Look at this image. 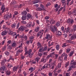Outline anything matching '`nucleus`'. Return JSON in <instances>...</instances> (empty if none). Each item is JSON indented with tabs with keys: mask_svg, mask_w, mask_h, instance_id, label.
Returning <instances> with one entry per match:
<instances>
[{
	"mask_svg": "<svg viewBox=\"0 0 76 76\" xmlns=\"http://www.w3.org/2000/svg\"><path fill=\"white\" fill-rule=\"evenodd\" d=\"M48 66H49V68H50V69H53L54 67V66L52 65H50V64L48 65V64H45L41 68V70H44V69H47V68H48Z\"/></svg>",
	"mask_w": 76,
	"mask_h": 76,
	"instance_id": "f257e3e1",
	"label": "nucleus"
},
{
	"mask_svg": "<svg viewBox=\"0 0 76 76\" xmlns=\"http://www.w3.org/2000/svg\"><path fill=\"white\" fill-rule=\"evenodd\" d=\"M20 37L22 38V39H21V40H22L20 41V42L21 43H20V44L21 45H22V43H23V39H24L25 40H27L28 38H27V36H24L23 35L22 36H21Z\"/></svg>",
	"mask_w": 76,
	"mask_h": 76,
	"instance_id": "f03ea898",
	"label": "nucleus"
},
{
	"mask_svg": "<svg viewBox=\"0 0 76 76\" xmlns=\"http://www.w3.org/2000/svg\"><path fill=\"white\" fill-rule=\"evenodd\" d=\"M7 32H8V34H9V35H13L14 34L13 37L14 35H16V33L13 32L12 31L9 29L7 30Z\"/></svg>",
	"mask_w": 76,
	"mask_h": 76,
	"instance_id": "7ed1b4c3",
	"label": "nucleus"
},
{
	"mask_svg": "<svg viewBox=\"0 0 76 76\" xmlns=\"http://www.w3.org/2000/svg\"><path fill=\"white\" fill-rule=\"evenodd\" d=\"M43 32H44V30H41L37 33V36H38V37L40 36L39 38H41V37H42V34H43Z\"/></svg>",
	"mask_w": 76,
	"mask_h": 76,
	"instance_id": "20e7f679",
	"label": "nucleus"
},
{
	"mask_svg": "<svg viewBox=\"0 0 76 76\" xmlns=\"http://www.w3.org/2000/svg\"><path fill=\"white\" fill-rule=\"evenodd\" d=\"M51 30L52 32H53V33H54L55 32H57V28L55 26H54L51 28Z\"/></svg>",
	"mask_w": 76,
	"mask_h": 76,
	"instance_id": "39448f33",
	"label": "nucleus"
},
{
	"mask_svg": "<svg viewBox=\"0 0 76 76\" xmlns=\"http://www.w3.org/2000/svg\"><path fill=\"white\" fill-rule=\"evenodd\" d=\"M10 18H12V15L10 14V15H4V19L5 20H7V19H9Z\"/></svg>",
	"mask_w": 76,
	"mask_h": 76,
	"instance_id": "423d86ee",
	"label": "nucleus"
},
{
	"mask_svg": "<svg viewBox=\"0 0 76 76\" xmlns=\"http://www.w3.org/2000/svg\"><path fill=\"white\" fill-rule=\"evenodd\" d=\"M54 52L53 53H50V55L48 56H47V58H50V57H51V58H54Z\"/></svg>",
	"mask_w": 76,
	"mask_h": 76,
	"instance_id": "0eeeda50",
	"label": "nucleus"
},
{
	"mask_svg": "<svg viewBox=\"0 0 76 76\" xmlns=\"http://www.w3.org/2000/svg\"><path fill=\"white\" fill-rule=\"evenodd\" d=\"M5 8V5H4V4H3L1 6V10H2L1 12V13H4V9Z\"/></svg>",
	"mask_w": 76,
	"mask_h": 76,
	"instance_id": "6e6552de",
	"label": "nucleus"
},
{
	"mask_svg": "<svg viewBox=\"0 0 76 76\" xmlns=\"http://www.w3.org/2000/svg\"><path fill=\"white\" fill-rule=\"evenodd\" d=\"M18 30L19 31H23L25 30V27L24 26H21L19 28H18Z\"/></svg>",
	"mask_w": 76,
	"mask_h": 76,
	"instance_id": "1a4fd4ad",
	"label": "nucleus"
},
{
	"mask_svg": "<svg viewBox=\"0 0 76 76\" xmlns=\"http://www.w3.org/2000/svg\"><path fill=\"white\" fill-rule=\"evenodd\" d=\"M26 18H27V19H29V18L32 19V16L31 15L29 14H28L27 16H26Z\"/></svg>",
	"mask_w": 76,
	"mask_h": 76,
	"instance_id": "9d476101",
	"label": "nucleus"
},
{
	"mask_svg": "<svg viewBox=\"0 0 76 76\" xmlns=\"http://www.w3.org/2000/svg\"><path fill=\"white\" fill-rule=\"evenodd\" d=\"M56 23V21L55 20H54L53 19H51L50 20V24H54V23Z\"/></svg>",
	"mask_w": 76,
	"mask_h": 76,
	"instance_id": "9b49d317",
	"label": "nucleus"
},
{
	"mask_svg": "<svg viewBox=\"0 0 76 76\" xmlns=\"http://www.w3.org/2000/svg\"><path fill=\"white\" fill-rule=\"evenodd\" d=\"M7 30H4V31L2 32L1 33L2 35V36H4V35H6V34H7Z\"/></svg>",
	"mask_w": 76,
	"mask_h": 76,
	"instance_id": "f8f14e48",
	"label": "nucleus"
},
{
	"mask_svg": "<svg viewBox=\"0 0 76 76\" xmlns=\"http://www.w3.org/2000/svg\"><path fill=\"white\" fill-rule=\"evenodd\" d=\"M70 63L71 64H72L73 66H76V62H74L73 59L71 61Z\"/></svg>",
	"mask_w": 76,
	"mask_h": 76,
	"instance_id": "ddd939ff",
	"label": "nucleus"
},
{
	"mask_svg": "<svg viewBox=\"0 0 76 76\" xmlns=\"http://www.w3.org/2000/svg\"><path fill=\"white\" fill-rule=\"evenodd\" d=\"M32 52V50L31 49H30L29 50H28V51L26 52H25V55H26V54H31V53Z\"/></svg>",
	"mask_w": 76,
	"mask_h": 76,
	"instance_id": "4468645a",
	"label": "nucleus"
},
{
	"mask_svg": "<svg viewBox=\"0 0 76 76\" xmlns=\"http://www.w3.org/2000/svg\"><path fill=\"white\" fill-rule=\"evenodd\" d=\"M75 39H76V35L74 34L71 37V40H73Z\"/></svg>",
	"mask_w": 76,
	"mask_h": 76,
	"instance_id": "2eb2a0df",
	"label": "nucleus"
},
{
	"mask_svg": "<svg viewBox=\"0 0 76 76\" xmlns=\"http://www.w3.org/2000/svg\"><path fill=\"white\" fill-rule=\"evenodd\" d=\"M56 35L57 36H60L61 35V32L59 31H57L56 32Z\"/></svg>",
	"mask_w": 76,
	"mask_h": 76,
	"instance_id": "dca6fc26",
	"label": "nucleus"
},
{
	"mask_svg": "<svg viewBox=\"0 0 76 76\" xmlns=\"http://www.w3.org/2000/svg\"><path fill=\"white\" fill-rule=\"evenodd\" d=\"M47 61V60L45 59L44 58H43L41 60L40 62H43V63H45Z\"/></svg>",
	"mask_w": 76,
	"mask_h": 76,
	"instance_id": "f3484780",
	"label": "nucleus"
},
{
	"mask_svg": "<svg viewBox=\"0 0 76 76\" xmlns=\"http://www.w3.org/2000/svg\"><path fill=\"white\" fill-rule=\"evenodd\" d=\"M39 31V26L37 27L34 30V31L37 32H38V31Z\"/></svg>",
	"mask_w": 76,
	"mask_h": 76,
	"instance_id": "a211bd4d",
	"label": "nucleus"
},
{
	"mask_svg": "<svg viewBox=\"0 0 76 76\" xmlns=\"http://www.w3.org/2000/svg\"><path fill=\"white\" fill-rule=\"evenodd\" d=\"M18 67H19L18 66H15L13 69V71H14V72H15V71H16V70H17V69H18Z\"/></svg>",
	"mask_w": 76,
	"mask_h": 76,
	"instance_id": "6ab92c4d",
	"label": "nucleus"
},
{
	"mask_svg": "<svg viewBox=\"0 0 76 76\" xmlns=\"http://www.w3.org/2000/svg\"><path fill=\"white\" fill-rule=\"evenodd\" d=\"M51 37H50V35L48 34H47L46 37V39H51Z\"/></svg>",
	"mask_w": 76,
	"mask_h": 76,
	"instance_id": "aec40b11",
	"label": "nucleus"
},
{
	"mask_svg": "<svg viewBox=\"0 0 76 76\" xmlns=\"http://www.w3.org/2000/svg\"><path fill=\"white\" fill-rule=\"evenodd\" d=\"M5 69H6V67L4 66H3V67L0 68V71H4Z\"/></svg>",
	"mask_w": 76,
	"mask_h": 76,
	"instance_id": "412c9836",
	"label": "nucleus"
},
{
	"mask_svg": "<svg viewBox=\"0 0 76 76\" xmlns=\"http://www.w3.org/2000/svg\"><path fill=\"white\" fill-rule=\"evenodd\" d=\"M10 58L7 60V61H8V62L10 60H11L13 61L14 60V59H13V58H12V56H10Z\"/></svg>",
	"mask_w": 76,
	"mask_h": 76,
	"instance_id": "4be33fe9",
	"label": "nucleus"
},
{
	"mask_svg": "<svg viewBox=\"0 0 76 76\" xmlns=\"http://www.w3.org/2000/svg\"><path fill=\"white\" fill-rule=\"evenodd\" d=\"M44 51V48L42 46L40 48V49L39 50V52H41L42 51Z\"/></svg>",
	"mask_w": 76,
	"mask_h": 76,
	"instance_id": "5701e85b",
	"label": "nucleus"
},
{
	"mask_svg": "<svg viewBox=\"0 0 76 76\" xmlns=\"http://www.w3.org/2000/svg\"><path fill=\"white\" fill-rule=\"evenodd\" d=\"M22 15H23L24 16H26V14H27V12L26 11H24L22 12Z\"/></svg>",
	"mask_w": 76,
	"mask_h": 76,
	"instance_id": "b1692460",
	"label": "nucleus"
},
{
	"mask_svg": "<svg viewBox=\"0 0 76 76\" xmlns=\"http://www.w3.org/2000/svg\"><path fill=\"white\" fill-rule=\"evenodd\" d=\"M11 73V72L10 71H7L6 72V75L7 76H9Z\"/></svg>",
	"mask_w": 76,
	"mask_h": 76,
	"instance_id": "393cba45",
	"label": "nucleus"
},
{
	"mask_svg": "<svg viewBox=\"0 0 76 76\" xmlns=\"http://www.w3.org/2000/svg\"><path fill=\"white\" fill-rule=\"evenodd\" d=\"M34 56V53H31L28 54V56L30 58H31L32 57Z\"/></svg>",
	"mask_w": 76,
	"mask_h": 76,
	"instance_id": "a878e982",
	"label": "nucleus"
},
{
	"mask_svg": "<svg viewBox=\"0 0 76 76\" xmlns=\"http://www.w3.org/2000/svg\"><path fill=\"white\" fill-rule=\"evenodd\" d=\"M61 30H62V31H64L63 32H66V28L64 29V27H62L61 28Z\"/></svg>",
	"mask_w": 76,
	"mask_h": 76,
	"instance_id": "bb28decb",
	"label": "nucleus"
},
{
	"mask_svg": "<svg viewBox=\"0 0 76 76\" xmlns=\"http://www.w3.org/2000/svg\"><path fill=\"white\" fill-rule=\"evenodd\" d=\"M13 67V65H12V64H8L7 65V67L8 68H12Z\"/></svg>",
	"mask_w": 76,
	"mask_h": 76,
	"instance_id": "cd10ccee",
	"label": "nucleus"
},
{
	"mask_svg": "<svg viewBox=\"0 0 76 76\" xmlns=\"http://www.w3.org/2000/svg\"><path fill=\"white\" fill-rule=\"evenodd\" d=\"M16 26V23L13 24L11 25V26L12 28H15Z\"/></svg>",
	"mask_w": 76,
	"mask_h": 76,
	"instance_id": "c85d7f7f",
	"label": "nucleus"
},
{
	"mask_svg": "<svg viewBox=\"0 0 76 76\" xmlns=\"http://www.w3.org/2000/svg\"><path fill=\"white\" fill-rule=\"evenodd\" d=\"M35 68H33L32 67H31L29 69V70H32L31 72H32V71H34V70H35Z\"/></svg>",
	"mask_w": 76,
	"mask_h": 76,
	"instance_id": "c756f323",
	"label": "nucleus"
},
{
	"mask_svg": "<svg viewBox=\"0 0 76 76\" xmlns=\"http://www.w3.org/2000/svg\"><path fill=\"white\" fill-rule=\"evenodd\" d=\"M60 22H57L56 23V26L58 27V26H60Z\"/></svg>",
	"mask_w": 76,
	"mask_h": 76,
	"instance_id": "7c9ffc66",
	"label": "nucleus"
},
{
	"mask_svg": "<svg viewBox=\"0 0 76 76\" xmlns=\"http://www.w3.org/2000/svg\"><path fill=\"white\" fill-rule=\"evenodd\" d=\"M37 46H38V47H41L42 46V45H41V44L39 42H38L37 44Z\"/></svg>",
	"mask_w": 76,
	"mask_h": 76,
	"instance_id": "2f4dec72",
	"label": "nucleus"
},
{
	"mask_svg": "<svg viewBox=\"0 0 76 76\" xmlns=\"http://www.w3.org/2000/svg\"><path fill=\"white\" fill-rule=\"evenodd\" d=\"M5 63V62L4 61V60L2 61L1 62V66H4V64Z\"/></svg>",
	"mask_w": 76,
	"mask_h": 76,
	"instance_id": "473e14b6",
	"label": "nucleus"
},
{
	"mask_svg": "<svg viewBox=\"0 0 76 76\" xmlns=\"http://www.w3.org/2000/svg\"><path fill=\"white\" fill-rule=\"evenodd\" d=\"M56 48L57 50H59V48H60V46L58 45H57L56 46Z\"/></svg>",
	"mask_w": 76,
	"mask_h": 76,
	"instance_id": "72a5a7b5",
	"label": "nucleus"
},
{
	"mask_svg": "<svg viewBox=\"0 0 76 76\" xmlns=\"http://www.w3.org/2000/svg\"><path fill=\"white\" fill-rule=\"evenodd\" d=\"M3 29H6V30H8V29L6 27V26L5 25H4L3 27Z\"/></svg>",
	"mask_w": 76,
	"mask_h": 76,
	"instance_id": "f704fd0d",
	"label": "nucleus"
},
{
	"mask_svg": "<svg viewBox=\"0 0 76 76\" xmlns=\"http://www.w3.org/2000/svg\"><path fill=\"white\" fill-rule=\"evenodd\" d=\"M61 62H60L58 64V68H60V67H61Z\"/></svg>",
	"mask_w": 76,
	"mask_h": 76,
	"instance_id": "c9c22d12",
	"label": "nucleus"
},
{
	"mask_svg": "<svg viewBox=\"0 0 76 76\" xmlns=\"http://www.w3.org/2000/svg\"><path fill=\"white\" fill-rule=\"evenodd\" d=\"M67 56V54H66L65 53H64L61 56L63 57H64L65 56Z\"/></svg>",
	"mask_w": 76,
	"mask_h": 76,
	"instance_id": "e433bc0d",
	"label": "nucleus"
},
{
	"mask_svg": "<svg viewBox=\"0 0 76 76\" xmlns=\"http://www.w3.org/2000/svg\"><path fill=\"white\" fill-rule=\"evenodd\" d=\"M37 9L39 11H41L42 10H45V9H42L41 8H37Z\"/></svg>",
	"mask_w": 76,
	"mask_h": 76,
	"instance_id": "4c0bfd02",
	"label": "nucleus"
},
{
	"mask_svg": "<svg viewBox=\"0 0 76 76\" xmlns=\"http://www.w3.org/2000/svg\"><path fill=\"white\" fill-rule=\"evenodd\" d=\"M72 68H73L72 65L70 66L69 69V70H67V72H69V71H70L72 69Z\"/></svg>",
	"mask_w": 76,
	"mask_h": 76,
	"instance_id": "58836bf2",
	"label": "nucleus"
},
{
	"mask_svg": "<svg viewBox=\"0 0 76 76\" xmlns=\"http://www.w3.org/2000/svg\"><path fill=\"white\" fill-rule=\"evenodd\" d=\"M26 16H23L22 18V20H25L26 19Z\"/></svg>",
	"mask_w": 76,
	"mask_h": 76,
	"instance_id": "ea45409f",
	"label": "nucleus"
},
{
	"mask_svg": "<svg viewBox=\"0 0 76 76\" xmlns=\"http://www.w3.org/2000/svg\"><path fill=\"white\" fill-rule=\"evenodd\" d=\"M69 30H70V28H69V27H67V29L65 30V32H66V33H67L69 31Z\"/></svg>",
	"mask_w": 76,
	"mask_h": 76,
	"instance_id": "a19ab883",
	"label": "nucleus"
},
{
	"mask_svg": "<svg viewBox=\"0 0 76 76\" xmlns=\"http://www.w3.org/2000/svg\"><path fill=\"white\" fill-rule=\"evenodd\" d=\"M39 1L38 0H35L34 1V4H35L36 3H38V2H39Z\"/></svg>",
	"mask_w": 76,
	"mask_h": 76,
	"instance_id": "79ce46f5",
	"label": "nucleus"
},
{
	"mask_svg": "<svg viewBox=\"0 0 76 76\" xmlns=\"http://www.w3.org/2000/svg\"><path fill=\"white\" fill-rule=\"evenodd\" d=\"M5 54L7 56H9V52H8V51H7L5 53Z\"/></svg>",
	"mask_w": 76,
	"mask_h": 76,
	"instance_id": "37998d69",
	"label": "nucleus"
},
{
	"mask_svg": "<svg viewBox=\"0 0 76 76\" xmlns=\"http://www.w3.org/2000/svg\"><path fill=\"white\" fill-rule=\"evenodd\" d=\"M20 24V23L19 22L17 24V25L16 26V29H18L19 27V25Z\"/></svg>",
	"mask_w": 76,
	"mask_h": 76,
	"instance_id": "c03bdc74",
	"label": "nucleus"
},
{
	"mask_svg": "<svg viewBox=\"0 0 76 76\" xmlns=\"http://www.w3.org/2000/svg\"><path fill=\"white\" fill-rule=\"evenodd\" d=\"M71 19H69L67 21V23H70V20H71Z\"/></svg>",
	"mask_w": 76,
	"mask_h": 76,
	"instance_id": "a18cd8bd",
	"label": "nucleus"
},
{
	"mask_svg": "<svg viewBox=\"0 0 76 76\" xmlns=\"http://www.w3.org/2000/svg\"><path fill=\"white\" fill-rule=\"evenodd\" d=\"M63 57H62L61 56L60 57L59 59V60H60L61 61H62V60H63Z\"/></svg>",
	"mask_w": 76,
	"mask_h": 76,
	"instance_id": "49530a36",
	"label": "nucleus"
},
{
	"mask_svg": "<svg viewBox=\"0 0 76 76\" xmlns=\"http://www.w3.org/2000/svg\"><path fill=\"white\" fill-rule=\"evenodd\" d=\"M51 5V4L50 2H48L46 4V7H48V6H50Z\"/></svg>",
	"mask_w": 76,
	"mask_h": 76,
	"instance_id": "de8ad7c7",
	"label": "nucleus"
},
{
	"mask_svg": "<svg viewBox=\"0 0 76 76\" xmlns=\"http://www.w3.org/2000/svg\"><path fill=\"white\" fill-rule=\"evenodd\" d=\"M38 56H42V53L40 52H39L38 53Z\"/></svg>",
	"mask_w": 76,
	"mask_h": 76,
	"instance_id": "09e8293b",
	"label": "nucleus"
},
{
	"mask_svg": "<svg viewBox=\"0 0 76 76\" xmlns=\"http://www.w3.org/2000/svg\"><path fill=\"white\" fill-rule=\"evenodd\" d=\"M48 28H45V32H44L45 33H46V32H47L48 31Z\"/></svg>",
	"mask_w": 76,
	"mask_h": 76,
	"instance_id": "8fccbe9b",
	"label": "nucleus"
},
{
	"mask_svg": "<svg viewBox=\"0 0 76 76\" xmlns=\"http://www.w3.org/2000/svg\"><path fill=\"white\" fill-rule=\"evenodd\" d=\"M66 43H64L63 44V45L62 46V47H66L67 46V45H66Z\"/></svg>",
	"mask_w": 76,
	"mask_h": 76,
	"instance_id": "3c124183",
	"label": "nucleus"
},
{
	"mask_svg": "<svg viewBox=\"0 0 76 76\" xmlns=\"http://www.w3.org/2000/svg\"><path fill=\"white\" fill-rule=\"evenodd\" d=\"M74 22V21H73V20L71 19V20L70 21V23H71V24H72Z\"/></svg>",
	"mask_w": 76,
	"mask_h": 76,
	"instance_id": "603ef678",
	"label": "nucleus"
},
{
	"mask_svg": "<svg viewBox=\"0 0 76 76\" xmlns=\"http://www.w3.org/2000/svg\"><path fill=\"white\" fill-rule=\"evenodd\" d=\"M6 46H5L3 48H2V50L3 51H5V50H6Z\"/></svg>",
	"mask_w": 76,
	"mask_h": 76,
	"instance_id": "864d4df0",
	"label": "nucleus"
},
{
	"mask_svg": "<svg viewBox=\"0 0 76 76\" xmlns=\"http://www.w3.org/2000/svg\"><path fill=\"white\" fill-rule=\"evenodd\" d=\"M69 62H67L65 64V67H67V66H69Z\"/></svg>",
	"mask_w": 76,
	"mask_h": 76,
	"instance_id": "5fc2aeb1",
	"label": "nucleus"
},
{
	"mask_svg": "<svg viewBox=\"0 0 76 76\" xmlns=\"http://www.w3.org/2000/svg\"><path fill=\"white\" fill-rule=\"evenodd\" d=\"M47 48H48V47L47 46H45L44 48V49H43V51H46L47 50Z\"/></svg>",
	"mask_w": 76,
	"mask_h": 76,
	"instance_id": "6e6d98bb",
	"label": "nucleus"
},
{
	"mask_svg": "<svg viewBox=\"0 0 76 76\" xmlns=\"http://www.w3.org/2000/svg\"><path fill=\"white\" fill-rule=\"evenodd\" d=\"M39 59H40V58H36V61H37V63H38V61H39Z\"/></svg>",
	"mask_w": 76,
	"mask_h": 76,
	"instance_id": "4d7b16f0",
	"label": "nucleus"
},
{
	"mask_svg": "<svg viewBox=\"0 0 76 76\" xmlns=\"http://www.w3.org/2000/svg\"><path fill=\"white\" fill-rule=\"evenodd\" d=\"M75 29L74 28H73V29L71 30V31L72 33V32H75Z\"/></svg>",
	"mask_w": 76,
	"mask_h": 76,
	"instance_id": "13d9d810",
	"label": "nucleus"
},
{
	"mask_svg": "<svg viewBox=\"0 0 76 76\" xmlns=\"http://www.w3.org/2000/svg\"><path fill=\"white\" fill-rule=\"evenodd\" d=\"M16 43L15 42H13L12 44V46L13 47H14L16 45Z\"/></svg>",
	"mask_w": 76,
	"mask_h": 76,
	"instance_id": "bf43d9fd",
	"label": "nucleus"
},
{
	"mask_svg": "<svg viewBox=\"0 0 76 76\" xmlns=\"http://www.w3.org/2000/svg\"><path fill=\"white\" fill-rule=\"evenodd\" d=\"M57 75H58V74L56 73V72H54L53 74V76H57Z\"/></svg>",
	"mask_w": 76,
	"mask_h": 76,
	"instance_id": "052dcab7",
	"label": "nucleus"
},
{
	"mask_svg": "<svg viewBox=\"0 0 76 76\" xmlns=\"http://www.w3.org/2000/svg\"><path fill=\"white\" fill-rule=\"evenodd\" d=\"M48 75L49 76H53V74H52V72H49Z\"/></svg>",
	"mask_w": 76,
	"mask_h": 76,
	"instance_id": "680f3d73",
	"label": "nucleus"
},
{
	"mask_svg": "<svg viewBox=\"0 0 76 76\" xmlns=\"http://www.w3.org/2000/svg\"><path fill=\"white\" fill-rule=\"evenodd\" d=\"M70 73L67 72L66 73V76H70Z\"/></svg>",
	"mask_w": 76,
	"mask_h": 76,
	"instance_id": "e2e57ef3",
	"label": "nucleus"
},
{
	"mask_svg": "<svg viewBox=\"0 0 76 76\" xmlns=\"http://www.w3.org/2000/svg\"><path fill=\"white\" fill-rule=\"evenodd\" d=\"M61 2L63 3H66V0H61Z\"/></svg>",
	"mask_w": 76,
	"mask_h": 76,
	"instance_id": "0e129e2a",
	"label": "nucleus"
},
{
	"mask_svg": "<svg viewBox=\"0 0 76 76\" xmlns=\"http://www.w3.org/2000/svg\"><path fill=\"white\" fill-rule=\"evenodd\" d=\"M72 13H76V10H73L72 11Z\"/></svg>",
	"mask_w": 76,
	"mask_h": 76,
	"instance_id": "69168bd1",
	"label": "nucleus"
},
{
	"mask_svg": "<svg viewBox=\"0 0 76 76\" xmlns=\"http://www.w3.org/2000/svg\"><path fill=\"white\" fill-rule=\"evenodd\" d=\"M73 29H76V25H74L73 26Z\"/></svg>",
	"mask_w": 76,
	"mask_h": 76,
	"instance_id": "338daca9",
	"label": "nucleus"
},
{
	"mask_svg": "<svg viewBox=\"0 0 76 76\" xmlns=\"http://www.w3.org/2000/svg\"><path fill=\"white\" fill-rule=\"evenodd\" d=\"M73 75L74 76H76V71L74 72Z\"/></svg>",
	"mask_w": 76,
	"mask_h": 76,
	"instance_id": "774afa93",
	"label": "nucleus"
}]
</instances>
